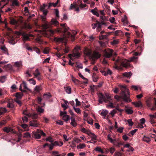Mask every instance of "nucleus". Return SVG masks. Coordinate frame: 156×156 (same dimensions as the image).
<instances>
[{"label": "nucleus", "mask_w": 156, "mask_h": 156, "mask_svg": "<svg viewBox=\"0 0 156 156\" xmlns=\"http://www.w3.org/2000/svg\"><path fill=\"white\" fill-rule=\"evenodd\" d=\"M61 27H58L56 29L53 30L50 29L49 31L51 35L54 34L55 33L61 34L63 35L66 37H71L73 41L75 40V36L76 34V32L75 30H73V34L68 31L69 28L66 26V23L60 24Z\"/></svg>", "instance_id": "obj_1"}, {"label": "nucleus", "mask_w": 156, "mask_h": 156, "mask_svg": "<svg viewBox=\"0 0 156 156\" xmlns=\"http://www.w3.org/2000/svg\"><path fill=\"white\" fill-rule=\"evenodd\" d=\"M47 6V5L44 4L43 5H41L40 7V10L43 12V14L44 15V16H41V17L43 22H45L43 25V27L45 29H47L50 27H52V26L53 25L57 26L58 25L59 23L58 21L54 19L51 20L49 23L45 22L46 20V16L48 12V11L45 9Z\"/></svg>", "instance_id": "obj_2"}, {"label": "nucleus", "mask_w": 156, "mask_h": 156, "mask_svg": "<svg viewBox=\"0 0 156 156\" xmlns=\"http://www.w3.org/2000/svg\"><path fill=\"white\" fill-rule=\"evenodd\" d=\"M19 90L21 91L20 92L16 93L15 96L16 98H22L23 96V93H26L27 91H30V90L27 87L25 82L23 81L22 83L20 85Z\"/></svg>", "instance_id": "obj_3"}, {"label": "nucleus", "mask_w": 156, "mask_h": 156, "mask_svg": "<svg viewBox=\"0 0 156 156\" xmlns=\"http://www.w3.org/2000/svg\"><path fill=\"white\" fill-rule=\"evenodd\" d=\"M116 65H119V66H117L116 68L122 69V67H124L126 68H128L130 67V65L127 61L126 59L121 60L119 58L116 60L115 62Z\"/></svg>", "instance_id": "obj_4"}, {"label": "nucleus", "mask_w": 156, "mask_h": 156, "mask_svg": "<svg viewBox=\"0 0 156 156\" xmlns=\"http://www.w3.org/2000/svg\"><path fill=\"white\" fill-rule=\"evenodd\" d=\"M120 87L122 91V97L118 96V98H129V90L123 85H120Z\"/></svg>", "instance_id": "obj_5"}, {"label": "nucleus", "mask_w": 156, "mask_h": 156, "mask_svg": "<svg viewBox=\"0 0 156 156\" xmlns=\"http://www.w3.org/2000/svg\"><path fill=\"white\" fill-rule=\"evenodd\" d=\"M120 98H114L112 99H108L107 101H105L106 103L109 104L108 105V106L112 108H114L115 107L113 105H115L116 103L119 101L120 100Z\"/></svg>", "instance_id": "obj_6"}, {"label": "nucleus", "mask_w": 156, "mask_h": 156, "mask_svg": "<svg viewBox=\"0 0 156 156\" xmlns=\"http://www.w3.org/2000/svg\"><path fill=\"white\" fill-rule=\"evenodd\" d=\"M101 57V55L97 51H94L92 57L90 59L91 60L92 64H94L95 63V61Z\"/></svg>", "instance_id": "obj_7"}, {"label": "nucleus", "mask_w": 156, "mask_h": 156, "mask_svg": "<svg viewBox=\"0 0 156 156\" xmlns=\"http://www.w3.org/2000/svg\"><path fill=\"white\" fill-rule=\"evenodd\" d=\"M108 140L114 145L119 147L122 144L118 141H117L115 139H113L111 137L110 134H109L107 136Z\"/></svg>", "instance_id": "obj_8"}, {"label": "nucleus", "mask_w": 156, "mask_h": 156, "mask_svg": "<svg viewBox=\"0 0 156 156\" xmlns=\"http://www.w3.org/2000/svg\"><path fill=\"white\" fill-rule=\"evenodd\" d=\"M150 117V122L153 126H156V122L155 121L154 119H156V112L153 115H149Z\"/></svg>", "instance_id": "obj_9"}, {"label": "nucleus", "mask_w": 156, "mask_h": 156, "mask_svg": "<svg viewBox=\"0 0 156 156\" xmlns=\"http://www.w3.org/2000/svg\"><path fill=\"white\" fill-rule=\"evenodd\" d=\"M84 54L87 56H89L90 58L92 57L93 53H92V50L87 48H86L84 49Z\"/></svg>", "instance_id": "obj_10"}, {"label": "nucleus", "mask_w": 156, "mask_h": 156, "mask_svg": "<svg viewBox=\"0 0 156 156\" xmlns=\"http://www.w3.org/2000/svg\"><path fill=\"white\" fill-rule=\"evenodd\" d=\"M132 73L131 72H125L122 74V78H123L124 77H126L128 78H130L131 76L132 75Z\"/></svg>", "instance_id": "obj_11"}, {"label": "nucleus", "mask_w": 156, "mask_h": 156, "mask_svg": "<svg viewBox=\"0 0 156 156\" xmlns=\"http://www.w3.org/2000/svg\"><path fill=\"white\" fill-rule=\"evenodd\" d=\"M42 89L41 85L36 86L34 89V92L35 93H38Z\"/></svg>", "instance_id": "obj_12"}, {"label": "nucleus", "mask_w": 156, "mask_h": 156, "mask_svg": "<svg viewBox=\"0 0 156 156\" xmlns=\"http://www.w3.org/2000/svg\"><path fill=\"white\" fill-rule=\"evenodd\" d=\"M113 52V51L111 49L109 52L106 51L105 53L104 56L106 58H109L112 56Z\"/></svg>", "instance_id": "obj_13"}, {"label": "nucleus", "mask_w": 156, "mask_h": 156, "mask_svg": "<svg viewBox=\"0 0 156 156\" xmlns=\"http://www.w3.org/2000/svg\"><path fill=\"white\" fill-rule=\"evenodd\" d=\"M30 126L34 127H38L39 123L36 120H33L30 122Z\"/></svg>", "instance_id": "obj_14"}, {"label": "nucleus", "mask_w": 156, "mask_h": 156, "mask_svg": "<svg viewBox=\"0 0 156 156\" xmlns=\"http://www.w3.org/2000/svg\"><path fill=\"white\" fill-rule=\"evenodd\" d=\"M3 130L4 132H6L7 133H8L10 132H13L14 133H15L14 131H13V129H12L10 127H5L3 128Z\"/></svg>", "instance_id": "obj_15"}, {"label": "nucleus", "mask_w": 156, "mask_h": 156, "mask_svg": "<svg viewBox=\"0 0 156 156\" xmlns=\"http://www.w3.org/2000/svg\"><path fill=\"white\" fill-rule=\"evenodd\" d=\"M13 100L12 99H9L8 102L7 107L9 108H13L14 105L13 104Z\"/></svg>", "instance_id": "obj_16"}, {"label": "nucleus", "mask_w": 156, "mask_h": 156, "mask_svg": "<svg viewBox=\"0 0 156 156\" xmlns=\"http://www.w3.org/2000/svg\"><path fill=\"white\" fill-rule=\"evenodd\" d=\"M9 22L12 25H16L17 23V21L12 17H10L9 19Z\"/></svg>", "instance_id": "obj_17"}, {"label": "nucleus", "mask_w": 156, "mask_h": 156, "mask_svg": "<svg viewBox=\"0 0 156 156\" xmlns=\"http://www.w3.org/2000/svg\"><path fill=\"white\" fill-rule=\"evenodd\" d=\"M70 124L73 127H76L77 126V123L76 122L75 118L72 117L70 118Z\"/></svg>", "instance_id": "obj_18"}, {"label": "nucleus", "mask_w": 156, "mask_h": 156, "mask_svg": "<svg viewBox=\"0 0 156 156\" xmlns=\"http://www.w3.org/2000/svg\"><path fill=\"white\" fill-rule=\"evenodd\" d=\"M122 99L121 101V104H123V102L128 103L131 101L130 98H122Z\"/></svg>", "instance_id": "obj_19"}, {"label": "nucleus", "mask_w": 156, "mask_h": 156, "mask_svg": "<svg viewBox=\"0 0 156 156\" xmlns=\"http://www.w3.org/2000/svg\"><path fill=\"white\" fill-rule=\"evenodd\" d=\"M27 116L29 117H31L33 119H36L37 118V114H30L29 113L27 115Z\"/></svg>", "instance_id": "obj_20"}, {"label": "nucleus", "mask_w": 156, "mask_h": 156, "mask_svg": "<svg viewBox=\"0 0 156 156\" xmlns=\"http://www.w3.org/2000/svg\"><path fill=\"white\" fill-rule=\"evenodd\" d=\"M132 104H133L136 107H139L142 106V104L140 101L132 102Z\"/></svg>", "instance_id": "obj_21"}, {"label": "nucleus", "mask_w": 156, "mask_h": 156, "mask_svg": "<svg viewBox=\"0 0 156 156\" xmlns=\"http://www.w3.org/2000/svg\"><path fill=\"white\" fill-rule=\"evenodd\" d=\"M106 34V35H101V36H99V39L100 40H102L106 38L108 36V35H109L110 34V33H105Z\"/></svg>", "instance_id": "obj_22"}, {"label": "nucleus", "mask_w": 156, "mask_h": 156, "mask_svg": "<svg viewBox=\"0 0 156 156\" xmlns=\"http://www.w3.org/2000/svg\"><path fill=\"white\" fill-rule=\"evenodd\" d=\"M142 140L147 143H148L151 141L150 138L148 136H144L142 138Z\"/></svg>", "instance_id": "obj_23"}, {"label": "nucleus", "mask_w": 156, "mask_h": 156, "mask_svg": "<svg viewBox=\"0 0 156 156\" xmlns=\"http://www.w3.org/2000/svg\"><path fill=\"white\" fill-rule=\"evenodd\" d=\"M32 35L30 34H26L23 35V40L24 41H28L29 40L30 38L29 37L30 36H33Z\"/></svg>", "instance_id": "obj_24"}, {"label": "nucleus", "mask_w": 156, "mask_h": 156, "mask_svg": "<svg viewBox=\"0 0 156 156\" xmlns=\"http://www.w3.org/2000/svg\"><path fill=\"white\" fill-rule=\"evenodd\" d=\"M108 113V112L107 110H103L101 112L100 114L101 116H104V118H105Z\"/></svg>", "instance_id": "obj_25"}, {"label": "nucleus", "mask_w": 156, "mask_h": 156, "mask_svg": "<svg viewBox=\"0 0 156 156\" xmlns=\"http://www.w3.org/2000/svg\"><path fill=\"white\" fill-rule=\"evenodd\" d=\"M1 49L4 52V53L8 55V50L7 48L5 46H1Z\"/></svg>", "instance_id": "obj_26"}, {"label": "nucleus", "mask_w": 156, "mask_h": 156, "mask_svg": "<svg viewBox=\"0 0 156 156\" xmlns=\"http://www.w3.org/2000/svg\"><path fill=\"white\" fill-rule=\"evenodd\" d=\"M33 74L34 75V78H37L38 76L41 75L40 73L39 72L38 70L37 69L36 70L35 72L33 73Z\"/></svg>", "instance_id": "obj_27"}, {"label": "nucleus", "mask_w": 156, "mask_h": 156, "mask_svg": "<svg viewBox=\"0 0 156 156\" xmlns=\"http://www.w3.org/2000/svg\"><path fill=\"white\" fill-rule=\"evenodd\" d=\"M14 65L18 68L21 67L22 66V63L21 62H16L14 63Z\"/></svg>", "instance_id": "obj_28"}, {"label": "nucleus", "mask_w": 156, "mask_h": 156, "mask_svg": "<svg viewBox=\"0 0 156 156\" xmlns=\"http://www.w3.org/2000/svg\"><path fill=\"white\" fill-rule=\"evenodd\" d=\"M92 77L93 81L94 82H97L98 77L97 76L95 73H93Z\"/></svg>", "instance_id": "obj_29"}, {"label": "nucleus", "mask_w": 156, "mask_h": 156, "mask_svg": "<svg viewBox=\"0 0 156 156\" xmlns=\"http://www.w3.org/2000/svg\"><path fill=\"white\" fill-rule=\"evenodd\" d=\"M94 150L96 151L100 152L102 154H103L104 153L103 151L101 149V147H97L95 148Z\"/></svg>", "instance_id": "obj_30"}, {"label": "nucleus", "mask_w": 156, "mask_h": 156, "mask_svg": "<svg viewBox=\"0 0 156 156\" xmlns=\"http://www.w3.org/2000/svg\"><path fill=\"white\" fill-rule=\"evenodd\" d=\"M70 55H72L73 57H76V58H78L80 56V54L78 52L73 53V54H70Z\"/></svg>", "instance_id": "obj_31"}, {"label": "nucleus", "mask_w": 156, "mask_h": 156, "mask_svg": "<svg viewBox=\"0 0 156 156\" xmlns=\"http://www.w3.org/2000/svg\"><path fill=\"white\" fill-rule=\"evenodd\" d=\"M91 138V140H97V136L94 133H91V135L90 136Z\"/></svg>", "instance_id": "obj_32"}, {"label": "nucleus", "mask_w": 156, "mask_h": 156, "mask_svg": "<svg viewBox=\"0 0 156 156\" xmlns=\"http://www.w3.org/2000/svg\"><path fill=\"white\" fill-rule=\"evenodd\" d=\"M86 147V144H81L80 143L78 145H77L76 147L77 149H82Z\"/></svg>", "instance_id": "obj_33"}, {"label": "nucleus", "mask_w": 156, "mask_h": 156, "mask_svg": "<svg viewBox=\"0 0 156 156\" xmlns=\"http://www.w3.org/2000/svg\"><path fill=\"white\" fill-rule=\"evenodd\" d=\"M33 136L34 138L37 139H40L41 137V135L37 133H34Z\"/></svg>", "instance_id": "obj_34"}, {"label": "nucleus", "mask_w": 156, "mask_h": 156, "mask_svg": "<svg viewBox=\"0 0 156 156\" xmlns=\"http://www.w3.org/2000/svg\"><path fill=\"white\" fill-rule=\"evenodd\" d=\"M64 88L65 90V91L68 94H70L71 91V89L69 87H64Z\"/></svg>", "instance_id": "obj_35"}, {"label": "nucleus", "mask_w": 156, "mask_h": 156, "mask_svg": "<svg viewBox=\"0 0 156 156\" xmlns=\"http://www.w3.org/2000/svg\"><path fill=\"white\" fill-rule=\"evenodd\" d=\"M63 119L66 122H67L69 119V115H64L62 117Z\"/></svg>", "instance_id": "obj_36"}, {"label": "nucleus", "mask_w": 156, "mask_h": 156, "mask_svg": "<svg viewBox=\"0 0 156 156\" xmlns=\"http://www.w3.org/2000/svg\"><path fill=\"white\" fill-rule=\"evenodd\" d=\"M126 112L128 114H131L133 112V111L132 108H127L126 109Z\"/></svg>", "instance_id": "obj_37"}, {"label": "nucleus", "mask_w": 156, "mask_h": 156, "mask_svg": "<svg viewBox=\"0 0 156 156\" xmlns=\"http://www.w3.org/2000/svg\"><path fill=\"white\" fill-rule=\"evenodd\" d=\"M110 99H111V98H100L98 100V101L100 103H102L103 102L106 103L105 101Z\"/></svg>", "instance_id": "obj_38"}, {"label": "nucleus", "mask_w": 156, "mask_h": 156, "mask_svg": "<svg viewBox=\"0 0 156 156\" xmlns=\"http://www.w3.org/2000/svg\"><path fill=\"white\" fill-rule=\"evenodd\" d=\"M77 6V5L76 3L74 4V3L73 4H71L70 7L69 8V10L73 9L76 8Z\"/></svg>", "instance_id": "obj_39"}, {"label": "nucleus", "mask_w": 156, "mask_h": 156, "mask_svg": "<svg viewBox=\"0 0 156 156\" xmlns=\"http://www.w3.org/2000/svg\"><path fill=\"white\" fill-rule=\"evenodd\" d=\"M36 110L37 112L40 113H43L44 112V109L40 107H38L36 108Z\"/></svg>", "instance_id": "obj_40"}, {"label": "nucleus", "mask_w": 156, "mask_h": 156, "mask_svg": "<svg viewBox=\"0 0 156 156\" xmlns=\"http://www.w3.org/2000/svg\"><path fill=\"white\" fill-rule=\"evenodd\" d=\"M90 12H92L94 15L96 16L97 17L99 16V15L97 11H94L93 9H91Z\"/></svg>", "instance_id": "obj_41"}, {"label": "nucleus", "mask_w": 156, "mask_h": 156, "mask_svg": "<svg viewBox=\"0 0 156 156\" xmlns=\"http://www.w3.org/2000/svg\"><path fill=\"white\" fill-rule=\"evenodd\" d=\"M35 133H39L41 135H42L44 136L45 135V133L43 132V131L41 130L38 129H37L36 132Z\"/></svg>", "instance_id": "obj_42"}, {"label": "nucleus", "mask_w": 156, "mask_h": 156, "mask_svg": "<svg viewBox=\"0 0 156 156\" xmlns=\"http://www.w3.org/2000/svg\"><path fill=\"white\" fill-rule=\"evenodd\" d=\"M73 108L74 109L75 111L77 113L80 114L81 113V110L79 108H76L75 106H73Z\"/></svg>", "instance_id": "obj_43"}, {"label": "nucleus", "mask_w": 156, "mask_h": 156, "mask_svg": "<svg viewBox=\"0 0 156 156\" xmlns=\"http://www.w3.org/2000/svg\"><path fill=\"white\" fill-rule=\"evenodd\" d=\"M73 140L77 143H79L82 142L81 140L78 137H74Z\"/></svg>", "instance_id": "obj_44"}, {"label": "nucleus", "mask_w": 156, "mask_h": 156, "mask_svg": "<svg viewBox=\"0 0 156 156\" xmlns=\"http://www.w3.org/2000/svg\"><path fill=\"white\" fill-rule=\"evenodd\" d=\"M28 81L30 82V83L33 85H35L36 84V81L35 80H34L33 78H31Z\"/></svg>", "instance_id": "obj_45"}, {"label": "nucleus", "mask_w": 156, "mask_h": 156, "mask_svg": "<svg viewBox=\"0 0 156 156\" xmlns=\"http://www.w3.org/2000/svg\"><path fill=\"white\" fill-rule=\"evenodd\" d=\"M109 21L112 23L114 24H116V23L115 22V19L114 17H112L110 18Z\"/></svg>", "instance_id": "obj_46"}, {"label": "nucleus", "mask_w": 156, "mask_h": 156, "mask_svg": "<svg viewBox=\"0 0 156 156\" xmlns=\"http://www.w3.org/2000/svg\"><path fill=\"white\" fill-rule=\"evenodd\" d=\"M25 47L29 51H32V49L30 47L28 44H26L25 45Z\"/></svg>", "instance_id": "obj_47"}, {"label": "nucleus", "mask_w": 156, "mask_h": 156, "mask_svg": "<svg viewBox=\"0 0 156 156\" xmlns=\"http://www.w3.org/2000/svg\"><path fill=\"white\" fill-rule=\"evenodd\" d=\"M55 39H56V41L58 42H62L64 40V38L63 37H59L58 38H55Z\"/></svg>", "instance_id": "obj_48"}, {"label": "nucleus", "mask_w": 156, "mask_h": 156, "mask_svg": "<svg viewBox=\"0 0 156 156\" xmlns=\"http://www.w3.org/2000/svg\"><path fill=\"white\" fill-rule=\"evenodd\" d=\"M31 135L30 133L28 132H26L24 134L23 137L25 138H29L30 137Z\"/></svg>", "instance_id": "obj_49"}, {"label": "nucleus", "mask_w": 156, "mask_h": 156, "mask_svg": "<svg viewBox=\"0 0 156 156\" xmlns=\"http://www.w3.org/2000/svg\"><path fill=\"white\" fill-rule=\"evenodd\" d=\"M123 129L124 127H119V128H118L117 130V131L119 133H121L122 132Z\"/></svg>", "instance_id": "obj_50"}, {"label": "nucleus", "mask_w": 156, "mask_h": 156, "mask_svg": "<svg viewBox=\"0 0 156 156\" xmlns=\"http://www.w3.org/2000/svg\"><path fill=\"white\" fill-rule=\"evenodd\" d=\"M49 51L48 47H46L43 51V53L44 54H48Z\"/></svg>", "instance_id": "obj_51"}, {"label": "nucleus", "mask_w": 156, "mask_h": 156, "mask_svg": "<svg viewBox=\"0 0 156 156\" xmlns=\"http://www.w3.org/2000/svg\"><path fill=\"white\" fill-rule=\"evenodd\" d=\"M54 144H55L59 146H61L63 144V143L62 142H58L57 141L55 142Z\"/></svg>", "instance_id": "obj_52"}, {"label": "nucleus", "mask_w": 156, "mask_h": 156, "mask_svg": "<svg viewBox=\"0 0 156 156\" xmlns=\"http://www.w3.org/2000/svg\"><path fill=\"white\" fill-rule=\"evenodd\" d=\"M56 49H57L58 51L56 52V55L59 58L61 56V54L58 51H59L60 50V49L59 48H57Z\"/></svg>", "instance_id": "obj_53"}, {"label": "nucleus", "mask_w": 156, "mask_h": 156, "mask_svg": "<svg viewBox=\"0 0 156 156\" xmlns=\"http://www.w3.org/2000/svg\"><path fill=\"white\" fill-rule=\"evenodd\" d=\"M154 105L153 106V107L151 108V110H154L156 109V99L154 98Z\"/></svg>", "instance_id": "obj_54"}, {"label": "nucleus", "mask_w": 156, "mask_h": 156, "mask_svg": "<svg viewBox=\"0 0 156 156\" xmlns=\"http://www.w3.org/2000/svg\"><path fill=\"white\" fill-rule=\"evenodd\" d=\"M6 112V110L5 108H0V112L2 114Z\"/></svg>", "instance_id": "obj_55"}, {"label": "nucleus", "mask_w": 156, "mask_h": 156, "mask_svg": "<svg viewBox=\"0 0 156 156\" xmlns=\"http://www.w3.org/2000/svg\"><path fill=\"white\" fill-rule=\"evenodd\" d=\"M90 88L91 90L94 91L95 88L96 89H97V86L96 85H91L90 86Z\"/></svg>", "instance_id": "obj_56"}, {"label": "nucleus", "mask_w": 156, "mask_h": 156, "mask_svg": "<svg viewBox=\"0 0 156 156\" xmlns=\"http://www.w3.org/2000/svg\"><path fill=\"white\" fill-rule=\"evenodd\" d=\"M34 51H36L37 53L40 54V49L36 47H34Z\"/></svg>", "instance_id": "obj_57"}, {"label": "nucleus", "mask_w": 156, "mask_h": 156, "mask_svg": "<svg viewBox=\"0 0 156 156\" xmlns=\"http://www.w3.org/2000/svg\"><path fill=\"white\" fill-rule=\"evenodd\" d=\"M76 66L78 68L82 69L83 68V65L82 64H78V63L77 62H76Z\"/></svg>", "instance_id": "obj_58"}, {"label": "nucleus", "mask_w": 156, "mask_h": 156, "mask_svg": "<svg viewBox=\"0 0 156 156\" xmlns=\"http://www.w3.org/2000/svg\"><path fill=\"white\" fill-rule=\"evenodd\" d=\"M18 98H16L14 99V101L19 104L20 106L21 105V101L18 99Z\"/></svg>", "instance_id": "obj_59"}, {"label": "nucleus", "mask_w": 156, "mask_h": 156, "mask_svg": "<svg viewBox=\"0 0 156 156\" xmlns=\"http://www.w3.org/2000/svg\"><path fill=\"white\" fill-rule=\"evenodd\" d=\"M122 31L119 30H117L115 31V35H119L122 33Z\"/></svg>", "instance_id": "obj_60"}, {"label": "nucleus", "mask_w": 156, "mask_h": 156, "mask_svg": "<svg viewBox=\"0 0 156 156\" xmlns=\"http://www.w3.org/2000/svg\"><path fill=\"white\" fill-rule=\"evenodd\" d=\"M128 122V123L129 125V126H132L133 125V123L132 121V119H129L127 120Z\"/></svg>", "instance_id": "obj_61"}, {"label": "nucleus", "mask_w": 156, "mask_h": 156, "mask_svg": "<svg viewBox=\"0 0 156 156\" xmlns=\"http://www.w3.org/2000/svg\"><path fill=\"white\" fill-rule=\"evenodd\" d=\"M44 98H48V97H52L51 94L49 93H48L47 94H44L43 95Z\"/></svg>", "instance_id": "obj_62"}, {"label": "nucleus", "mask_w": 156, "mask_h": 156, "mask_svg": "<svg viewBox=\"0 0 156 156\" xmlns=\"http://www.w3.org/2000/svg\"><path fill=\"white\" fill-rule=\"evenodd\" d=\"M109 151L111 154H113L115 151V149L114 147H111L109 149Z\"/></svg>", "instance_id": "obj_63"}, {"label": "nucleus", "mask_w": 156, "mask_h": 156, "mask_svg": "<svg viewBox=\"0 0 156 156\" xmlns=\"http://www.w3.org/2000/svg\"><path fill=\"white\" fill-rule=\"evenodd\" d=\"M22 119L24 122L26 123L28 121V118L26 116H24L22 117Z\"/></svg>", "instance_id": "obj_64"}]
</instances>
